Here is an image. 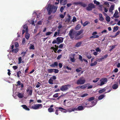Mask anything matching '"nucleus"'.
Here are the masks:
<instances>
[{"label":"nucleus","mask_w":120,"mask_h":120,"mask_svg":"<svg viewBox=\"0 0 120 120\" xmlns=\"http://www.w3.org/2000/svg\"><path fill=\"white\" fill-rule=\"evenodd\" d=\"M54 109L53 108H48V110L49 112H53Z\"/></svg>","instance_id":"37"},{"label":"nucleus","mask_w":120,"mask_h":120,"mask_svg":"<svg viewBox=\"0 0 120 120\" xmlns=\"http://www.w3.org/2000/svg\"><path fill=\"white\" fill-rule=\"evenodd\" d=\"M23 28L24 29H25V30L26 29V28H28L27 26V24H25L23 26Z\"/></svg>","instance_id":"62"},{"label":"nucleus","mask_w":120,"mask_h":120,"mask_svg":"<svg viewBox=\"0 0 120 120\" xmlns=\"http://www.w3.org/2000/svg\"><path fill=\"white\" fill-rule=\"evenodd\" d=\"M76 31H73V29H71L69 31L68 35L71 39H73L74 38V35H75Z\"/></svg>","instance_id":"4"},{"label":"nucleus","mask_w":120,"mask_h":120,"mask_svg":"<svg viewBox=\"0 0 120 120\" xmlns=\"http://www.w3.org/2000/svg\"><path fill=\"white\" fill-rule=\"evenodd\" d=\"M106 20L108 22H109L110 21V17L109 16H107L106 17Z\"/></svg>","instance_id":"35"},{"label":"nucleus","mask_w":120,"mask_h":120,"mask_svg":"<svg viewBox=\"0 0 120 120\" xmlns=\"http://www.w3.org/2000/svg\"><path fill=\"white\" fill-rule=\"evenodd\" d=\"M21 106L22 107L23 109L29 111L30 110V109L26 105H22Z\"/></svg>","instance_id":"20"},{"label":"nucleus","mask_w":120,"mask_h":120,"mask_svg":"<svg viewBox=\"0 0 120 120\" xmlns=\"http://www.w3.org/2000/svg\"><path fill=\"white\" fill-rule=\"evenodd\" d=\"M119 28L118 26H115L114 27L113 30V32H115Z\"/></svg>","instance_id":"31"},{"label":"nucleus","mask_w":120,"mask_h":120,"mask_svg":"<svg viewBox=\"0 0 120 120\" xmlns=\"http://www.w3.org/2000/svg\"><path fill=\"white\" fill-rule=\"evenodd\" d=\"M75 110L80 111L84 109L83 106L82 105H80L78 106L77 108H75Z\"/></svg>","instance_id":"12"},{"label":"nucleus","mask_w":120,"mask_h":120,"mask_svg":"<svg viewBox=\"0 0 120 120\" xmlns=\"http://www.w3.org/2000/svg\"><path fill=\"white\" fill-rule=\"evenodd\" d=\"M105 96L104 95L102 94L99 96L98 97L99 100H101Z\"/></svg>","instance_id":"27"},{"label":"nucleus","mask_w":120,"mask_h":120,"mask_svg":"<svg viewBox=\"0 0 120 120\" xmlns=\"http://www.w3.org/2000/svg\"><path fill=\"white\" fill-rule=\"evenodd\" d=\"M68 18L65 21V22L67 23H69L70 21L71 16L69 15H68Z\"/></svg>","instance_id":"22"},{"label":"nucleus","mask_w":120,"mask_h":120,"mask_svg":"<svg viewBox=\"0 0 120 120\" xmlns=\"http://www.w3.org/2000/svg\"><path fill=\"white\" fill-rule=\"evenodd\" d=\"M12 68L14 70H15L18 68V67L16 66H13Z\"/></svg>","instance_id":"58"},{"label":"nucleus","mask_w":120,"mask_h":120,"mask_svg":"<svg viewBox=\"0 0 120 120\" xmlns=\"http://www.w3.org/2000/svg\"><path fill=\"white\" fill-rule=\"evenodd\" d=\"M79 60L81 62L83 61V60L82 59V56L80 55H79Z\"/></svg>","instance_id":"52"},{"label":"nucleus","mask_w":120,"mask_h":120,"mask_svg":"<svg viewBox=\"0 0 120 120\" xmlns=\"http://www.w3.org/2000/svg\"><path fill=\"white\" fill-rule=\"evenodd\" d=\"M100 79L99 78H96L95 80H94L93 81V82H97L99 79Z\"/></svg>","instance_id":"47"},{"label":"nucleus","mask_w":120,"mask_h":120,"mask_svg":"<svg viewBox=\"0 0 120 120\" xmlns=\"http://www.w3.org/2000/svg\"><path fill=\"white\" fill-rule=\"evenodd\" d=\"M27 93H28V94L30 96H31L32 94L33 90L32 89H30V87H28L26 90Z\"/></svg>","instance_id":"11"},{"label":"nucleus","mask_w":120,"mask_h":120,"mask_svg":"<svg viewBox=\"0 0 120 120\" xmlns=\"http://www.w3.org/2000/svg\"><path fill=\"white\" fill-rule=\"evenodd\" d=\"M96 50L97 52H101V51L99 47L97 48L96 49Z\"/></svg>","instance_id":"55"},{"label":"nucleus","mask_w":120,"mask_h":120,"mask_svg":"<svg viewBox=\"0 0 120 120\" xmlns=\"http://www.w3.org/2000/svg\"><path fill=\"white\" fill-rule=\"evenodd\" d=\"M64 8L62 6L60 8V11L61 12H62L64 10Z\"/></svg>","instance_id":"61"},{"label":"nucleus","mask_w":120,"mask_h":120,"mask_svg":"<svg viewBox=\"0 0 120 120\" xmlns=\"http://www.w3.org/2000/svg\"><path fill=\"white\" fill-rule=\"evenodd\" d=\"M100 81V83L99 85L100 86H101L106 83L107 82V78H103Z\"/></svg>","instance_id":"8"},{"label":"nucleus","mask_w":120,"mask_h":120,"mask_svg":"<svg viewBox=\"0 0 120 120\" xmlns=\"http://www.w3.org/2000/svg\"><path fill=\"white\" fill-rule=\"evenodd\" d=\"M82 36L81 35H80L79 36H76L75 37V39L76 40H78L81 39Z\"/></svg>","instance_id":"24"},{"label":"nucleus","mask_w":120,"mask_h":120,"mask_svg":"<svg viewBox=\"0 0 120 120\" xmlns=\"http://www.w3.org/2000/svg\"><path fill=\"white\" fill-rule=\"evenodd\" d=\"M73 4L76 5H80L81 6H82L83 7H85L87 6L86 4L84 3V2L80 1L75 2Z\"/></svg>","instance_id":"7"},{"label":"nucleus","mask_w":120,"mask_h":120,"mask_svg":"<svg viewBox=\"0 0 120 120\" xmlns=\"http://www.w3.org/2000/svg\"><path fill=\"white\" fill-rule=\"evenodd\" d=\"M81 27V26L80 25L78 24L75 27V29L76 30H79Z\"/></svg>","instance_id":"26"},{"label":"nucleus","mask_w":120,"mask_h":120,"mask_svg":"<svg viewBox=\"0 0 120 120\" xmlns=\"http://www.w3.org/2000/svg\"><path fill=\"white\" fill-rule=\"evenodd\" d=\"M67 112H71L72 111H74L75 110V108H74L72 109H67Z\"/></svg>","instance_id":"29"},{"label":"nucleus","mask_w":120,"mask_h":120,"mask_svg":"<svg viewBox=\"0 0 120 120\" xmlns=\"http://www.w3.org/2000/svg\"><path fill=\"white\" fill-rule=\"evenodd\" d=\"M106 88V90H107L108 91L105 92V93H108L110 92L112 90L111 87L110 86H107L105 87Z\"/></svg>","instance_id":"18"},{"label":"nucleus","mask_w":120,"mask_h":120,"mask_svg":"<svg viewBox=\"0 0 120 120\" xmlns=\"http://www.w3.org/2000/svg\"><path fill=\"white\" fill-rule=\"evenodd\" d=\"M52 33V32H47L46 34L45 35L46 36H48L50 34H51Z\"/></svg>","instance_id":"49"},{"label":"nucleus","mask_w":120,"mask_h":120,"mask_svg":"<svg viewBox=\"0 0 120 120\" xmlns=\"http://www.w3.org/2000/svg\"><path fill=\"white\" fill-rule=\"evenodd\" d=\"M22 60V57H19L18 58V64H21V63Z\"/></svg>","instance_id":"36"},{"label":"nucleus","mask_w":120,"mask_h":120,"mask_svg":"<svg viewBox=\"0 0 120 120\" xmlns=\"http://www.w3.org/2000/svg\"><path fill=\"white\" fill-rule=\"evenodd\" d=\"M54 72L55 73H58L59 71V70L58 69H54Z\"/></svg>","instance_id":"53"},{"label":"nucleus","mask_w":120,"mask_h":120,"mask_svg":"<svg viewBox=\"0 0 120 120\" xmlns=\"http://www.w3.org/2000/svg\"><path fill=\"white\" fill-rule=\"evenodd\" d=\"M114 9V6L113 5L111 6L109 9V11L110 12L112 13V11Z\"/></svg>","instance_id":"25"},{"label":"nucleus","mask_w":120,"mask_h":120,"mask_svg":"<svg viewBox=\"0 0 120 120\" xmlns=\"http://www.w3.org/2000/svg\"><path fill=\"white\" fill-rule=\"evenodd\" d=\"M63 68L64 69L66 68L68 70H71V68L68 67V66H66L65 65L64 66Z\"/></svg>","instance_id":"43"},{"label":"nucleus","mask_w":120,"mask_h":120,"mask_svg":"<svg viewBox=\"0 0 120 120\" xmlns=\"http://www.w3.org/2000/svg\"><path fill=\"white\" fill-rule=\"evenodd\" d=\"M28 29L26 28V34L25 35V37L28 40L29 39L30 37V34H29L28 33Z\"/></svg>","instance_id":"10"},{"label":"nucleus","mask_w":120,"mask_h":120,"mask_svg":"<svg viewBox=\"0 0 120 120\" xmlns=\"http://www.w3.org/2000/svg\"><path fill=\"white\" fill-rule=\"evenodd\" d=\"M97 101V100H94L93 101H91V102L93 105H95L96 104Z\"/></svg>","instance_id":"45"},{"label":"nucleus","mask_w":120,"mask_h":120,"mask_svg":"<svg viewBox=\"0 0 120 120\" xmlns=\"http://www.w3.org/2000/svg\"><path fill=\"white\" fill-rule=\"evenodd\" d=\"M118 14V11L117 10L115 11V12L114 14L113 17H115V18H118L119 17V15H117Z\"/></svg>","instance_id":"13"},{"label":"nucleus","mask_w":120,"mask_h":120,"mask_svg":"<svg viewBox=\"0 0 120 120\" xmlns=\"http://www.w3.org/2000/svg\"><path fill=\"white\" fill-rule=\"evenodd\" d=\"M99 20L103 22L104 20V18L103 17L102 15L101 14H99Z\"/></svg>","instance_id":"17"},{"label":"nucleus","mask_w":120,"mask_h":120,"mask_svg":"<svg viewBox=\"0 0 120 120\" xmlns=\"http://www.w3.org/2000/svg\"><path fill=\"white\" fill-rule=\"evenodd\" d=\"M94 4H96L97 5H98L100 4V3L99 2L97 1L96 0H94Z\"/></svg>","instance_id":"48"},{"label":"nucleus","mask_w":120,"mask_h":120,"mask_svg":"<svg viewBox=\"0 0 120 120\" xmlns=\"http://www.w3.org/2000/svg\"><path fill=\"white\" fill-rule=\"evenodd\" d=\"M26 54V52H21V54L23 55V56H22V57H24Z\"/></svg>","instance_id":"60"},{"label":"nucleus","mask_w":120,"mask_h":120,"mask_svg":"<svg viewBox=\"0 0 120 120\" xmlns=\"http://www.w3.org/2000/svg\"><path fill=\"white\" fill-rule=\"evenodd\" d=\"M64 38L61 37H58L56 38L57 42V44H59L60 43H62L63 41Z\"/></svg>","instance_id":"9"},{"label":"nucleus","mask_w":120,"mask_h":120,"mask_svg":"<svg viewBox=\"0 0 120 120\" xmlns=\"http://www.w3.org/2000/svg\"><path fill=\"white\" fill-rule=\"evenodd\" d=\"M58 65V63L57 62H54L53 64L50 65V66L52 68H55L56 66H57Z\"/></svg>","instance_id":"14"},{"label":"nucleus","mask_w":120,"mask_h":120,"mask_svg":"<svg viewBox=\"0 0 120 120\" xmlns=\"http://www.w3.org/2000/svg\"><path fill=\"white\" fill-rule=\"evenodd\" d=\"M71 85L70 84L63 85L60 87V90L63 91H66L68 90L69 88L71 87Z\"/></svg>","instance_id":"3"},{"label":"nucleus","mask_w":120,"mask_h":120,"mask_svg":"<svg viewBox=\"0 0 120 120\" xmlns=\"http://www.w3.org/2000/svg\"><path fill=\"white\" fill-rule=\"evenodd\" d=\"M88 95V94H83L81 96V97H86Z\"/></svg>","instance_id":"54"},{"label":"nucleus","mask_w":120,"mask_h":120,"mask_svg":"<svg viewBox=\"0 0 120 120\" xmlns=\"http://www.w3.org/2000/svg\"><path fill=\"white\" fill-rule=\"evenodd\" d=\"M83 31V29L81 30L80 31H78L77 32L76 31L75 35L78 36Z\"/></svg>","instance_id":"15"},{"label":"nucleus","mask_w":120,"mask_h":120,"mask_svg":"<svg viewBox=\"0 0 120 120\" xmlns=\"http://www.w3.org/2000/svg\"><path fill=\"white\" fill-rule=\"evenodd\" d=\"M38 84H37L36 86V87L37 88H38L40 86V85H41V84L39 82H38Z\"/></svg>","instance_id":"59"},{"label":"nucleus","mask_w":120,"mask_h":120,"mask_svg":"<svg viewBox=\"0 0 120 120\" xmlns=\"http://www.w3.org/2000/svg\"><path fill=\"white\" fill-rule=\"evenodd\" d=\"M94 97H92L88 99V101H92L93 100H94Z\"/></svg>","instance_id":"50"},{"label":"nucleus","mask_w":120,"mask_h":120,"mask_svg":"<svg viewBox=\"0 0 120 120\" xmlns=\"http://www.w3.org/2000/svg\"><path fill=\"white\" fill-rule=\"evenodd\" d=\"M58 94H59L58 93H57L54 94L53 96V97L54 98H57L58 97Z\"/></svg>","instance_id":"46"},{"label":"nucleus","mask_w":120,"mask_h":120,"mask_svg":"<svg viewBox=\"0 0 120 120\" xmlns=\"http://www.w3.org/2000/svg\"><path fill=\"white\" fill-rule=\"evenodd\" d=\"M57 8V7L50 4L48 5L47 7L46 8L48 14L49 15H50L52 13H55L56 11Z\"/></svg>","instance_id":"1"},{"label":"nucleus","mask_w":120,"mask_h":120,"mask_svg":"<svg viewBox=\"0 0 120 120\" xmlns=\"http://www.w3.org/2000/svg\"><path fill=\"white\" fill-rule=\"evenodd\" d=\"M120 33V31H117V32L115 34V35L113 37H112V38L113 37H115L116 36H117V35H118V34H119Z\"/></svg>","instance_id":"51"},{"label":"nucleus","mask_w":120,"mask_h":120,"mask_svg":"<svg viewBox=\"0 0 120 120\" xmlns=\"http://www.w3.org/2000/svg\"><path fill=\"white\" fill-rule=\"evenodd\" d=\"M90 24V22H89L88 21H86L84 22L83 23V26H85L88 24Z\"/></svg>","instance_id":"34"},{"label":"nucleus","mask_w":120,"mask_h":120,"mask_svg":"<svg viewBox=\"0 0 120 120\" xmlns=\"http://www.w3.org/2000/svg\"><path fill=\"white\" fill-rule=\"evenodd\" d=\"M86 56L87 58L89 59H90L92 57V56L90 54H87L86 55Z\"/></svg>","instance_id":"38"},{"label":"nucleus","mask_w":120,"mask_h":120,"mask_svg":"<svg viewBox=\"0 0 120 120\" xmlns=\"http://www.w3.org/2000/svg\"><path fill=\"white\" fill-rule=\"evenodd\" d=\"M47 71L49 73H52L53 72H54V69H48Z\"/></svg>","instance_id":"33"},{"label":"nucleus","mask_w":120,"mask_h":120,"mask_svg":"<svg viewBox=\"0 0 120 120\" xmlns=\"http://www.w3.org/2000/svg\"><path fill=\"white\" fill-rule=\"evenodd\" d=\"M53 80L50 78L49 80V84H53Z\"/></svg>","instance_id":"41"},{"label":"nucleus","mask_w":120,"mask_h":120,"mask_svg":"<svg viewBox=\"0 0 120 120\" xmlns=\"http://www.w3.org/2000/svg\"><path fill=\"white\" fill-rule=\"evenodd\" d=\"M85 82L84 78L82 77H81L77 81L76 83L78 85H82L84 84Z\"/></svg>","instance_id":"2"},{"label":"nucleus","mask_w":120,"mask_h":120,"mask_svg":"<svg viewBox=\"0 0 120 120\" xmlns=\"http://www.w3.org/2000/svg\"><path fill=\"white\" fill-rule=\"evenodd\" d=\"M88 6L86 8V9L88 11H91L92 9L95 8V6L92 3H90L88 4Z\"/></svg>","instance_id":"6"},{"label":"nucleus","mask_w":120,"mask_h":120,"mask_svg":"<svg viewBox=\"0 0 120 120\" xmlns=\"http://www.w3.org/2000/svg\"><path fill=\"white\" fill-rule=\"evenodd\" d=\"M118 87V85L117 84H115L112 86V88L114 89H116Z\"/></svg>","instance_id":"21"},{"label":"nucleus","mask_w":120,"mask_h":120,"mask_svg":"<svg viewBox=\"0 0 120 120\" xmlns=\"http://www.w3.org/2000/svg\"><path fill=\"white\" fill-rule=\"evenodd\" d=\"M99 36L98 35H93L91 37H90V38H98L99 37Z\"/></svg>","instance_id":"32"},{"label":"nucleus","mask_w":120,"mask_h":120,"mask_svg":"<svg viewBox=\"0 0 120 120\" xmlns=\"http://www.w3.org/2000/svg\"><path fill=\"white\" fill-rule=\"evenodd\" d=\"M30 49H34V45H32L31 44H30Z\"/></svg>","instance_id":"42"},{"label":"nucleus","mask_w":120,"mask_h":120,"mask_svg":"<svg viewBox=\"0 0 120 120\" xmlns=\"http://www.w3.org/2000/svg\"><path fill=\"white\" fill-rule=\"evenodd\" d=\"M97 64V62L96 61H94V63H91L90 64L91 66H95Z\"/></svg>","instance_id":"28"},{"label":"nucleus","mask_w":120,"mask_h":120,"mask_svg":"<svg viewBox=\"0 0 120 120\" xmlns=\"http://www.w3.org/2000/svg\"><path fill=\"white\" fill-rule=\"evenodd\" d=\"M64 45V43L61 44L59 45L58 47L60 49H62Z\"/></svg>","instance_id":"40"},{"label":"nucleus","mask_w":120,"mask_h":120,"mask_svg":"<svg viewBox=\"0 0 120 120\" xmlns=\"http://www.w3.org/2000/svg\"><path fill=\"white\" fill-rule=\"evenodd\" d=\"M55 108L57 109H62L63 110H61V112H64V113H66L67 112V110L66 109H65L62 107H56Z\"/></svg>","instance_id":"16"},{"label":"nucleus","mask_w":120,"mask_h":120,"mask_svg":"<svg viewBox=\"0 0 120 120\" xmlns=\"http://www.w3.org/2000/svg\"><path fill=\"white\" fill-rule=\"evenodd\" d=\"M82 44V42L81 41L78 42L76 44L75 46L77 47H78L81 45Z\"/></svg>","instance_id":"23"},{"label":"nucleus","mask_w":120,"mask_h":120,"mask_svg":"<svg viewBox=\"0 0 120 120\" xmlns=\"http://www.w3.org/2000/svg\"><path fill=\"white\" fill-rule=\"evenodd\" d=\"M74 57H73V58H71L70 59V60L72 62H74L75 61V59L74 58Z\"/></svg>","instance_id":"57"},{"label":"nucleus","mask_w":120,"mask_h":120,"mask_svg":"<svg viewBox=\"0 0 120 120\" xmlns=\"http://www.w3.org/2000/svg\"><path fill=\"white\" fill-rule=\"evenodd\" d=\"M52 15H51L48 18V20H50L51 19H52Z\"/></svg>","instance_id":"63"},{"label":"nucleus","mask_w":120,"mask_h":120,"mask_svg":"<svg viewBox=\"0 0 120 120\" xmlns=\"http://www.w3.org/2000/svg\"><path fill=\"white\" fill-rule=\"evenodd\" d=\"M42 105L41 104H37L34 105L32 106L31 108L34 109H37L42 108Z\"/></svg>","instance_id":"5"},{"label":"nucleus","mask_w":120,"mask_h":120,"mask_svg":"<svg viewBox=\"0 0 120 120\" xmlns=\"http://www.w3.org/2000/svg\"><path fill=\"white\" fill-rule=\"evenodd\" d=\"M82 70V68H79L76 69V71L77 72H79Z\"/></svg>","instance_id":"39"},{"label":"nucleus","mask_w":120,"mask_h":120,"mask_svg":"<svg viewBox=\"0 0 120 120\" xmlns=\"http://www.w3.org/2000/svg\"><path fill=\"white\" fill-rule=\"evenodd\" d=\"M88 104L87 103H83V104H82V105H83V106L85 107H87V105Z\"/></svg>","instance_id":"64"},{"label":"nucleus","mask_w":120,"mask_h":120,"mask_svg":"<svg viewBox=\"0 0 120 120\" xmlns=\"http://www.w3.org/2000/svg\"><path fill=\"white\" fill-rule=\"evenodd\" d=\"M90 85V84L87 83L85 85L80 86L81 89H85L87 86H88Z\"/></svg>","instance_id":"19"},{"label":"nucleus","mask_w":120,"mask_h":120,"mask_svg":"<svg viewBox=\"0 0 120 120\" xmlns=\"http://www.w3.org/2000/svg\"><path fill=\"white\" fill-rule=\"evenodd\" d=\"M17 96L20 98H21L23 97V95L21 93H19L18 94Z\"/></svg>","instance_id":"30"},{"label":"nucleus","mask_w":120,"mask_h":120,"mask_svg":"<svg viewBox=\"0 0 120 120\" xmlns=\"http://www.w3.org/2000/svg\"><path fill=\"white\" fill-rule=\"evenodd\" d=\"M21 72L20 71H19L17 72V77L18 78H19L20 77V76L19 75L21 74Z\"/></svg>","instance_id":"44"},{"label":"nucleus","mask_w":120,"mask_h":120,"mask_svg":"<svg viewBox=\"0 0 120 120\" xmlns=\"http://www.w3.org/2000/svg\"><path fill=\"white\" fill-rule=\"evenodd\" d=\"M62 55H58L57 58V59L58 60H60V58L62 57Z\"/></svg>","instance_id":"56"}]
</instances>
